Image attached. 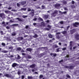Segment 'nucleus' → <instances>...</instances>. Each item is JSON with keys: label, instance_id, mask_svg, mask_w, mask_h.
I'll list each match as a JSON object with an SVG mask.
<instances>
[{"label": "nucleus", "instance_id": "1", "mask_svg": "<svg viewBox=\"0 0 79 79\" xmlns=\"http://www.w3.org/2000/svg\"><path fill=\"white\" fill-rule=\"evenodd\" d=\"M31 12H30L29 14L30 15H31V16H34V10L32 9L31 10Z\"/></svg>", "mask_w": 79, "mask_h": 79}, {"label": "nucleus", "instance_id": "2", "mask_svg": "<svg viewBox=\"0 0 79 79\" xmlns=\"http://www.w3.org/2000/svg\"><path fill=\"white\" fill-rule=\"evenodd\" d=\"M62 34L64 35L65 36H67L68 35V32H67V31H63L61 32Z\"/></svg>", "mask_w": 79, "mask_h": 79}, {"label": "nucleus", "instance_id": "3", "mask_svg": "<svg viewBox=\"0 0 79 79\" xmlns=\"http://www.w3.org/2000/svg\"><path fill=\"white\" fill-rule=\"evenodd\" d=\"M73 26L75 27H77V26H79V23L78 22H75L73 24Z\"/></svg>", "mask_w": 79, "mask_h": 79}, {"label": "nucleus", "instance_id": "4", "mask_svg": "<svg viewBox=\"0 0 79 79\" xmlns=\"http://www.w3.org/2000/svg\"><path fill=\"white\" fill-rule=\"evenodd\" d=\"M75 37L77 40H79V34L78 33L75 34Z\"/></svg>", "mask_w": 79, "mask_h": 79}, {"label": "nucleus", "instance_id": "5", "mask_svg": "<svg viewBox=\"0 0 79 79\" xmlns=\"http://www.w3.org/2000/svg\"><path fill=\"white\" fill-rule=\"evenodd\" d=\"M35 66H36V65L35 64H33L30 66V67L31 68H34Z\"/></svg>", "mask_w": 79, "mask_h": 79}, {"label": "nucleus", "instance_id": "6", "mask_svg": "<svg viewBox=\"0 0 79 79\" xmlns=\"http://www.w3.org/2000/svg\"><path fill=\"white\" fill-rule=\"evenodd\" d=\"M4 76L5 77H11V76L8 74H5Z\"/></svg>", "mask_w": 79, "mask_h": 79}, {"label": "nucleus", "instance_id": "7", "mask_svg": "<svg viewBox=\"0 0 79 79\" xmlns=\"http://www.w3.org/2000/svg\"><path fill=\"white\" fill-rule=\"evenodd\" d=\"M18 65V64L16 63H14L12 64V67L13 68H14V67H16Z\"/></svg>", "mask_w": 79, "mask_h": 79}, {"label": "nucleus", "instance_id": "8", "mask_svg": "<svg viewBox=\"0 0 79 79\" xmlns=\"http://www.w3.org/2000/svg\"><path fill=\"white\" fill-rule=\"evenodd\" d=\"M26 50L28 52H31V51H32V49L30 48H27Z\"/></svg>", "mask_w": 79, "mask_h": 79}, {"label": "nucleus", "instance_id": "9", "mask_svg": "<svg viewBox=\"0 0 79 79\" xmlns=\"http://www.w3.org/2000/svg\"><path fill=\"white\" fill-rule=\"evenodd\" d=\"M60 4H56L54 6L55 8H57V7H60Z\"/></svg>", "mask_w": 79, "mask_h": 79}, {"label": "nucleus", "instance_id": "10", "mask_svg": "<svg viewBox=\"0 0 79 79\" xmlns=\"http://www.w3.org/2000/svg\"><path fill=\"white\" fill-rule=\"evenodd\" d=\"M58 11L57 10H55L54 11L53 13L56 15H58Z\"/></svg>", "mask_w": 79, "mask_h": 79}, {"label": "nucleus", "instance_id": "11", "mask_svg": "<svg viewBox=\"0 0 79 79\" xmlns=\"http://www.w3.org/2000/svg\"><path fill=\"white\" fill-rule=\"evenodd\" d=\"M48 36L49 38H50V39H52L53 38V36L52 35V34H48Z\"/></svg>", "mask_w": 79, "mask_h": 79}, {"label": "nucleus", "instance_id": "12", "mask_svg": "<svg viewBox=\"0 0 79 79\" xmlns=\"http://www.w3.org/2000/svg\"><path fill=\"white\" fill-rule=\"evenodd\" d=\"M69 68L70 69H74V66H69Z\"/></svg>", "mask_w": 79, "mask_h": 79}, {"label": "nucleus", "instance_id": "13", "mask_svg": "<svg viewBox=\"0 0 79 79\" xmlns=\"http://www.w3.org/2000/svg\"><path fill=\"white\" fill-rule=\"evenodd\" d=\"M18 39L19 40H23V37H19L18 38Z\"/></svg>", "mask_w": 79, "mask_h": 79}, {"label": "nucleus", "instance_id": "14", "mask_svg": "<svg viewBox=\"0 0 79 79\" xmlns=\"http://www.w3.org/2000/svg\"><path fill=\"white\" fill-rule=\"evenodd\" d=\"M56 15L54 13H53L51 14V16L52 17H55Z\"/></svg>", "mask_w": 79, "mask_h": 79}, {"label": "nucleus", "instance_id": "15", "mask_svg": "<svg viewBox=\"0 0 79 79\" xmlns=\"http://www.w3.org/2000/svg\"><path fill=\"white\" fill-rule=\"evenodd\" d=\"M26 3V1H23L21 2V4L23 5H25Z\"/></svg>", "mask_w": 79, "mask_h": 79}, {"label": "nucleus", "instance_id": "16", "mask_svg": "<svg viewBox=\"0 0 79 79\" xmlns=\"http://www.w3.org/2000/svg\"><path fill=\"white\" fill-rule=\"evenodd\" d=\"M74 29H73L70 30L71 34H73L74 33Z\"/></svg>", "mask_w": 79, "mask_h": 79}, {"label": "nucleus", "instance_id": "17", "mask_svg": "<svg viewBox=\"0 0 79 79\" xmlns=\"http://www.w3.org/2000/svg\"><path fill=\"white\" fill-rule=\"evenodd\" d=\"M59 13H61L62 14H67V11H65L64 12H61V11H59Z\"/></svg>", "mask_w": 79, "mask_h": 79}, {"label": "nucleus", "instance_id": "18", "mask_svg": "<svg viewBox=\"0 0 79 79\" xmlns=\"http://www.w3.org/2000/svg\"><path fill=\"white\" fill-rule=\"evenodd\" d=\"M2 24H4L3 26H4V27H6V24H5V22L4 21L2 22Z\"/></svg>", "mask_w": 79, "mask_h": 79}, {"label": "nucleus", "instance_id": "19", "mask_svg": "<svg viewBox=\"0 0 79 79\" xmlns=\"http://www.w3.org/2000/svg\"><path fill=\"white\" fill-rule=\"evenodd\" d=\"M49 15H44V17L45 19H47L48 18Z\"/></svg>", "mask_w": 79, "mask_h": 79}, {"label": "nucleus", "instance_id": "20", "mask_svg": "<svg viewBox=\"0 0 79 79\" xmlns=\"http://www.w3.org/2000/svg\"><path fill=\"white\" fill-rule=\"evenodd\" d=\"M5 15V14L3 13H0V17L1 18H2V16H3Z\"/></svg>", "mask_w": 79, "mask_h": 79}, {"label": "nucleus", "instance_id": "21", "mask_svg": "<svg viewBox=\"0 0 79 79\" xmlns=\"http://www.w3.org/2000/svg\"><path fill=\"white\" fill-rule=\"evenodd\" d=\"M73 41H71L70 42V47H73Z\"/></svg>", "mask_w": 79, "mask_h": 79}, {"label": "nucleus", "instance_id": "22", "mask_svg": "<svg viewBox=\"0 0 79 79\" xmlns=\"http://www.w3.org/2000/svg\"><path fill=\"white\" fill-rule=\"evenodd\" d=\"M17 19H18V21H23V20H21V19L19 18H16Z\"/></svg>", "mask_w": 79, "mask_h": 79}, {"label": "nucleus", "instance_id": "23", "mask_svg": "<svg viewBox=\"0 0 79 79\" xmlns=\"http://www.w3.org/2000/svg\"><path fill=\"white\" fill-rule=\"evenodd\" d=\"M44 77V76L42 75H40L39 76V77L40 79H41V78H42Z\"/></svg>", "mask_w": 79, "mask_h": 79}, {"label": "nucleus", "instance_id": "24", "mask_svg": "<svg viewBox=\"0 0 79 79\" xmlns=\"http://www.w3.org/2000/svg\"><path fill=\"white\" fill-rule=\"evenodd\" d=\"M28 79H32V77L31 76H28L27 77Z\"/></svg>", "mask_w": 79, "mask_h": 79}, {"label": "nucleus", "instance_id": "25", "mask_svg": "<svg viewBox=\"0 0 79 79\" xmlns=\"http://www.w3.org/2000/svg\"><path fill=\"white\" fill-rule=\"evenodd\" d=\"M66 77L67 78H71V77L68 74L66 75Z\"/></svg>", "mask_w": 79, "mask_h": 79}, {"label": "nucleus", "instance_id": "26", "mask_svg": "<svg viewBox=\"0 0 79 79\" xmlns=\"http://www.w3.org/2000/svg\"><path fill=\"white\" fill-rule=\"evenodd\" d=\"M41 8L42 10H44V9H45V6L42 5L41 6Z\"/></svg>", "mask_w": 79, "mask_h": 79}, {"label": "nucleus", "instance_id": "27", "mask_svg": "<svg viewBox=\"0 0 79 79\" xmlns=\"http://www.w3.org/2000/svg\"><path fill=\"white\" fill-rule=\"evenodd\" d=\"M39 20H40V21H43V19H42V18L40 17L38 19Z\"/></svg>", "mask_w": 79, "mask_h": 79}, {"label": "nucleus", "instance_id": "28", "mask_svg": "<svg viewBox=\"0 0 79 79\" xmlns=\"http://www.w3.org/2000/svg\"><path fill=\"white\" fill-rule=\"evenodd\" d=\"M17 50H19V51H20V50H21V48H17Z\"/></svg>", "mask_w": 79, "mask_h": 79}, {"label": "nucleus", "instance_id": "29", "mask_svg": "<svg viewBox=\"0 0 79 79\" xmlns=\"http://www.w3.org/2000/svg\"><path fill=\"white\" fill-rule=\"evenodd\" d=\"M22 17L23 18L25 19L26 18H27V16L23 15L22 16Z\"/></svg>", "mask_w": 79, "mask_h": 79}, {"label": "nucleus", "instance_id": "30", "mask_svg": "<svg viewBox=\"0 0 79 79\" xmlns=\"http://www.w3.org/2000/svg\"><path fill=\"white\" fill-rule=\"evenodd\" d=\"M71 8H76V6H75V5H72L71 6Z\"/></svg>", "mask_w": 79, "mask_h": 79}, {"label": "nucleus", "instance_id": "31", "mask_svg": "<svg viewBox=\"0 0 79 79\" xmlns=\"http://www.w3.org/2000/svg\"><path fill=\"white\" fill-rule=\"evenodd\" d=\"M18 56H17V59H21V57L19 55H18V54L17 55Z\"/></svg>", "mask_w": 79, "mask_h": 79}, {"label": "nucleus", "instance_id": "32", "mask_svg": "<svg viewBox=\"0 0 79 79\" xmlns=\"http://www.w3.org/2000/svg\"><path fill=\"white\" fill-rule=\"evenodd\" d=\"M63 3L64 5H66V4H67V2L66 1H63Z\"/></svg>", "mask_w": 79, "mask_h": 79}, {"label": "nucleus", "instance_id": "33", "mask_svg": "<svg viewBox=\"0 0 79 79\" xmlns=\"http://www.w3.org/2000/svg\"><path fill=\"white\" fill-rule=\"evenodd\" d=\"M69 27H70V26H68L67 27H66L67 31H68V29H69Z\"/></svg>", "mask_w": 79, "mask_h": 79}, {"label": "nucleus", "instance_id": "34", "mask_svg": "<svg viewBox=\"0 0 79 79\" xmlns=\"http://www.w3.org/2000/svg\"><path fill=\"white\" fill-rule=\"evenodd\" d=\"M56 37H57V38L58 39H60V37L59 35H57Z\"/></svg>", "mask_w": 79, "mask_h": 79}, {"label": "nucleus", "instance_id": "35", "mask_svg": "<svg viewBox=\"0 0 79 79\" xmlns=\"http://www.w3.org/2000/svg\"><path fill=\"white\" fill-rule=\"evenodd\" d=\"M27 58H28V59H30L31 58V56H28Z\"/></svg>", "mask_w": 79, "mask_h": 79}, {"label": "nucleus", "instance_id": "36", "mask_svg": "<svg viewBox=\"0 0 79 79\" xmlns=\"http://www.w3.org/2000/svg\"><path fill=\"white\" fill-rule=\"evenodd\" d=\"M2 52L3 53H7V52H8V51H7L4 50V51H2Z\"/></svg>", "mask_w": 79, "mask_h": 79}, {"label": "nucleus", "instance_id": "37", "mask_svg": "<svg viewBox=\"0 0 79 79\" xmlns=\"http://www.w3.org/2000/svg\"><path fill=\"white\" fill-rule=\"evenodd\" d=\"M56 55H57V54H56V53H53V56H54V57H56Z\"/></svg>", "mask_w": 79, "mask_h": 79}, {"label": "nucleus", "instance_id": "38", "mask_svg": "<svg viewBox=\"0 0 79 79\" xmlns=\"http://www.w3.org/2000/svg\"><path fill=\"white\" fill-rule=\"evenodd\" d=\"M42 25L43 27H45V23H42Z\"/></svg>", "mask_w": 79, "mask_h": 79}, {"label": "nucleus", "instance_id": "39", "mask_svg": "<svg viewBox=\"0 0 79 79\" xmlns=\"http://www.w3.org/2000/svg\"><path fill=\"white\" fill-rule=\"evenodd\" d=\"M47 27H48L49 29H51V26H50L49 25H48Z\"/></svg>", "mask_w": 79, "mask_h": 79}, {"label": "nucleus", "instance_id": "40", "mask_svg": "<svg viewBox=\"0 0 79 79\" xmlns=\"http://www.w3.org/2000/svg\"><path fill=\"white\" fill-rule=\"evenodd\" d=\"M28 11H31V9L30 8H28L27 9Z\"/></svg>", "mask_w": 79, "mask_h": 79}, {"label": "nucleus", "instance_id": "41", "mask_svg": "<svg viewBox=\"0 0 79 79\" xmlns=\"http://www.w3.org/2000/svg\"><path fill=\"white\" fill-rule=\"evenodd\" d=\"M54 46L55 48H58V46L56 44L54 45Z\"/></svg>", "mask_w": 79, "mask_h": 79}, {"label": "nucleus", "instance_id": "42", "mask_svg": "<svg viewBox=\"0 0 79 79\" xmlns=\"http://www.w3.org/2000/svg\"><path fill=\"white\" fill-rule=\"evenodd\" d=\"M22 10L23 11H26V8H22Z\"/></svg>", "mask_w": 79, "mask_h": 79}, {"label": "nucleus", "instance_id": "43", "mask_svg": "<svg viewBox=\"0 0 79 79\" xmlns=\"http://www.w3.org/2000/svg\"><path fill=\"white\" fill-rule=\"evenodd\" d=\"M12 35L13 36H15V35H16V33H12Z\"/></svg>", "mask_w": 79, "mask_h": 79}, {"label": "nucleus", "instance_id": "44", "mask_svg": "<svg viewBox=\"0 0 79 79\" xmlns=\"http://www.w3.org/2000/svg\"><path fill=\"white\" fill-rule=\"evenodd\" d=\"M60 49V48H58L56 49L57 52H59V49Z\"/></svg>", "mask_w": 79, "mask_h": 79}, {"label": "nucleus", "instance_id": "45", "mask_svg": "<svg viewBox=\"0 0 79 79\" xmlns=\"http://www.w3.org/2000/svg\"><path fill=\"white\" fill-rule=\"evenodd\" d=\"M62 50H66V48H63L62 49Z\"/></svg>", "mask_w": 79, "mask_h": 79}, {"label": "nucleus", "instance_id": "46", "mask_svg": "<svg viewBox=\"0 0 79 79\" xmlns=\"http://www.w3.org/2000/svg\"><path fill=\"white\" fill-rule=\"evenodd\" d=\"M2 46H5V44L4 43H2Z\"/></svg>", "mask_w": 79, "mask_h": 79}, {"label": "nucleus", "instance_id": "47", "mask_svg": "<svg viewBox=\"0 0 79 79\" xmlns=\"http://www.w3.org/2000/svg\"><path fill=\"white\" fill-rule=\"evenodd\" d=\"M29 27V25H26L25 27V29H27Z\"/></svg>", "mask_w": 79, "mask_h": 79}, {"label": "nucleus", "instance_id": "48", "mask_svg": "<svg viewBox=\"0 0 79 79\" xmlns=\"http://www.w3.org/2000/svg\"><path fill=\"white\" fill-rule=\"evenodd\" d=\"M60 24H63V23H64L63 21H60Z\"/></svg>", "mask_w": 79, "mask_h": 79}, {"label": "nucleus", "instance_id": "49", "mask_svg": "<svg viewBox=\"0 0 79 79\" xmlns=\"http://www.w3.org/2000/svg\"><path fill=\"white\" fill-rule=\"evenodd\" d=\"M33 20V21H37V18H34Z\"/></svg>", "mask_w": 79, "mask_h": 79}, {"label": "nucleus", "instance_id": "50", "mask_svg": "<svg viewBox=\"0 0 79 79\" xmlns=\"http://www.w3.org/2000/svg\"><path fill=\"white\" fill-rule=\"evenodd\" d=\"M61 62H63V60H61L59 61V63H61Z\"/></svg>", "mask_w": 79, "mask_h": 79}, {"label": "nucleus", "instance_id": "51", "mask_svg": "<svg viewBox=\"0 0 79 79\" xmlns=\"http://www.w3.org/2000/svg\"><path fill=\"white\" fill-rule=\"evenodd\" d=\"M74 3H75V2L74 1H72V4H73V5H74Z\"/></svg>", "mask_w": 79, "mask_h": 79}, {"label": "nucleus", "instance_id": "52", "mask_svg": "<svg viewBox=\"0 0 79 79\" xmlns=\"http://www.w3.org/2000/svg\"><path fill=\"white\" fill-rule=\"evenodd\" d=\"M24 79V75H22V79Z\"/></svg>", "mask_w": 79, "mask_h": 79}, {"label": "nucleus", "instance_id": "53", "mask_svg": "<svg viewBox=\"0 0 79 79\" xmlns=\"http://www.w3.org/2000/svg\"><path fill=\"white\" fill-rule=\"evenodd\" d=\"M17 74H18V75H19L21 73H20V72L18 71Z\"/></svg>", "mask_w": 79, "mask_h": 79}, {"label": "nucleus", "instance_id": "54", "mask_svg": "<svg viewBox=\"0 0 79 79\" xmlns=\"http://www.w3.org/2000/svg\"><path fill=\"white\" fill-rule=\"evenodd\" d=\"M0 32L1 33V34L2 35H3V31H0Z\"/></svg>", "mask_w": 79, "mask_h": 79}, {"label": "nucleus", "instance_id": "55", "mask_svg": "<svg viewBox=\"0 0 79 79\" xmlns=\"http://www.w3.org/2000/svg\"><path fill=\"white\" fill-rule=\"evenodd\" d=\"M22 55H23L24 56L26 55V54H25V53H22Z\"/></svg>", "mask_w": 79, "mask_h": 79}, {"label": "nucleus", "instance_id": "56", "mask_svg": "<svg viewBox=\"0 0 79 79\" xmlns=\"http://www.w3.org/2000/svg\"><path fill=\"white\" fill-rule=\"evenodd\" d=\"M6 28L7 29H10V27L9 26H7L6 27Z\"/></svg>", "mask_w": 79, "mask_h": 79}, {"label": "nucleus", "instance_id": "57", "mask_svg": "<svg viewBox=\"0 0 79 79\" xmlns=\"http://www.w3.org/2000/svg\"><path fill=\"white\" fill-rule=\"evenodd\" d=\"M11 8H12V7H9V8H8V10H11Z\"/></svg>", "mask_w": 79, "mask_h": 79}, {"label": "nucleus", "instance_id": "58", "mask_svg": "<svg viewBox=\"0 0 79 79\" xmlns=\"http://www.w3.org/2000/svg\"><path fill=\"white\" fill-rule=\"evenodd\" d=\"M50 22V20H48L46 21V22L47 23H49Z\"/></svg>", "mask_w": 79, "mask_h": 79}, {"label": "nucleus", "instance_id": "59", "mask_svg": "<svg viewBox=\"0 0 79 79\" xmlns=\"http://www.w3.org/2000/svg\"><path fill=\"white\" fill-rule=\"evenodd\" d=\"M21 52H25L23 49H22L21 50Z\"/></svg>", "mask_w": 79, "mask_h": 79}, {"label": "nucleus", "instance_id": "60", "mask_svg": "<svg viewBox=\"0 0 79 79\" xmlns=\"http://www.w3.org/2000/svg\"><path fill=\"white\" fill-rule=\"evenodd\" d=\"M73 49H74V50L76 48V46H75V47H73Z\"/></svg>", "mask_w": 79, "mask_h": 79}, {"label": "nucleus", "instance_id": "61", "mask_svg": "<svg viewBox=\"0 0 79 79\" xmlns=\"http://www.w3.org/2000/svg\"><path fill=\"white\" fill-rule=\"evenodd\" d=\"M64 10H68V9H67V8L66 7H65L64 8Z\"/></svg>", "mask_w": 79, "mask_h": 79}, {"label": "nucleus", "instance_id": "62", "mask_svg": "<svg viewBox=\"0 0 79 79\" xmlns=\"http://www.w3.org/2000/svg\"><path fill=\"white\" fill-rule=\"evenodd\" d=\"M35 37L36 38V37H38V36L37 35L35 34Z\"/></svg>", "mask_w": 79, "mask_h": 79}, {"label": "nucleus", "instance_id": "63", "mask_svg": "<svg viewBox=\"0 0 79 79\" xmlns=\"http://www.w3.org/2000/svg\"><path fill=\"white\" fill-rule=\"evenodd\" d=\"M17 6H19V3H17Z\"/></svg>", "mask_w": 79, "mask_h": 79}, {"label": "nucleus", "instance_id": "64", "mask_svg": "<svg viewBox=\"0 0 79 79\" xmlns=\"http://www.w3.org/2000/svg\"><path fill=\"white\" fill-rule=\"evenodd\" d=\"M61 33L60 32H57L56 33V34H60Z\"/></svg>", "mask_w": 79, "mask_h": 79}]
</instances>
